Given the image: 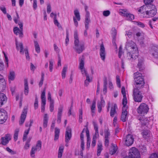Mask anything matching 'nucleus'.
Returning a JSON list of instances; mask_svg holds the SVG:
<instances>
[{"mask_svg": "<svg viewBox=\"0 0 158 158\" xmlns=\"http://www.w3.org/2000/svg\"><path fill=\"white\" fill-rule=\"evenodd\" d=\"M148 110V106L144 103H141L137 109L138 113L141 114H147Z\"/></svg>", "mask_w": 158, "mask_h": 158, "instance_id": "obj_5", "label": "nucleus"}, {"mask_svg": "<svg viewBox=\"0 0 158 158\" xmlns=\"http://www.w3.org/2000/svg\"><path fill=\"white\" fill-rule=\"evenodd\" d=\"M33 120L32 119H30L29 122H26L25 123V126L27 127H28L30 128V127L32 126V124L33 123Z\"/></svg>", "mask_w": 158, "mask_h": 158, "instance_id": "obj_51", "label": "nucleus"}, {"mask_svg": "<svg viewBox=\"0 0 158 158\" xmlns=\"http://www.w3.org/2000/svg\"><path fill=\"white\" fill-rule=\"evenodd\" d=\"M34 43L35 51L39 53L40 52V48L38 42L36 41H34Z\"/></svg>", "mask_w": 158, "mask_h": 158, "instance_id": "obj_34", "label": "nucleus"}, {"mask_svg": "<svg viewBox=\"0 0 158 158\" xmlns=\"http://www.w3.org/2000/svg\"><path fill=\"white\" fill-rule=\"evenodd\" d=\"M150 8H148L149 10H147L146 11V14L152 17L156 13V9L155 6L152 4L149 5Z\"/></svg>", "mask_w": 158, "mask_h": 158, "instance_id": "obj_10", "label": "nucleus"}, {"mask_svg": "<svg viewBox=\"0 0 158 158\" xmlns=\"http://www.w3.org/2000/svg\"><path fill=\"white\" fill-rule=\"evenodd\" d=\"M24 94L27 95L28 94L29 91L27 79L25 78L24 79Z\"/></svg>", "mask_w": 158, "mask_h": 158, "instance_id": "obj_26", "label": "nucleus"}, {"mask_svg": "<svg viewBox=\"0 0 158 158\" xmlns=\"http://www.w3.org/2000/svg\"><path fill=\"white\" fill-rule=\"evenodd\" d=\"M119 10V13L121 14L120 15H122L123 16H125V14H126L128 13L127 12V10L126 9H121Z\"/></svg>", "mask_w": 158, "mask_h": 158, "instance_id": "obj_58", "label": "nucleus"}, {"mask_svg": "<svg viewBox=\"0 0 158 158\" xmlns=\"http://www.w3.org/2000/svg\"><path fill=\"white\" fill-rule=\"evenodd\" d=\"M107 84V78L106 77H105L103 80V92L104 94H105L106 93Z\"/></svg>", "mask_w": 158, "mask_h": 158, "instance_id": "obj_28", "label": "nucleus"}, {"mask_svg": "<svg viewBox=\"0 0 158 158\" xmlns=\"http://www.w3.org/2000/svg\"><path fill=\"white\" fill-rule=\"evenodd\" d=\"M141 134L145 139H147L150 136V131L148 130H143L142 131Z\"/></svg>", "mask_w": 158, "mask_h": 158, "instance_id": "obj_21", "label": "nucleus"}, {"mask_svg": "<svg viewBox=\"0 0 158 158\" xmlns=\"http://www.w3.org/2000/svg\"><path fill=\"white\" fill-rule=\"evenodd\" d=\"M123 107L122 108L120 119L123 122H125L128 119V112L127 110L128 108V106L127 105V104H123Z\"/></svg>", "mask_w": 158, "mask_h": 158, "instance_id": "obj_7", "label": "nucleus"}, {"mask_svg": "<svg viewBox=\"0 0 158 158\" xmlns=\"http://www.w3.org/2000/svg\"><path fill=\"white\" fill-rule=\"evenodd\" d=\"M96 108V101L94 100L93 101L92 105L91 107V112L93 113H95V110Z\"/></svg>", "mask_w": 158, "mask_h": 158, "instance_id": "obj_40", "label": "nucleus"}, {"mask_svg": "<svg viewBox=\"0 0 158 158\" xmlns=\"http://www.w3.org/2000/svg\"><path fill=\"white\" fill-rule=\"evenodd\" d=\"M79 122L80 123L82 122L83 111L82 109L79 110Z\"/></svg>", "mask_w": 158, "mask_h": 158, "instance_id": "obj_42", "label": "nucleus"}, {"mask_svg": "<svg viewBox=\"0 0 158 158\" xmlns=\"http://www.w3.org/2000/svg\"><path fill=\"white\" fill-rule=\"evenodd\" d=\"M63 109V106L62 105H60L58 109V111L57 115V122L59 124L60 123L61 121V118Z\"/></svg>", "mask_w": 158, "mask_h": 158, "instance_id": "obj_15", "label": "nucleus"}, {"mask_svg": "<svg viewBox=\"0 0 158 158\" xmlns=\"http://www.w3.org/2000/svg\"><path fill=\"white\" fill-rule=\"evenodd\" d=\"M152 55L155 58L158 59V50L152 53Z\"/></svg>", "mask_w": 158, "mask_h": 158, "instance_id": "obj_64", "label": "nucleus"}, {"mask_svg": "<svg viewBox=\"0 0 158 158\" xmlns=\"http://www.w3.org/2000/svg\"><path fill=\"white\" fill-rule=\"evenodd\" d=\"M67 66L64 67L62 72V79H64L66 76V73L67 71Z\"/></svg>", "mask_w": 158, "mask_h": 158, "instance_id": "obj_38", "label": "nucleus"}, {"mask_svg": "<svg viewBox=\"0 0 158 158\" xmlns=\"http://www.w3.org/2000/svg\"><path fill=\"white\" fill-rule=\"evenodd\" d=\"M48 117L47 114H44L43 118V127L46 128L48 125Z\"/></svg>", "mask_w": 158, "mask_h": 158, "instance_id": "obj_27", "label": "nucleus"}, {"mask_svg": "<svg viewBox=\"0 0 158 158\" xmlns=\"http://www.w3.org/2000/svg\"><path fill=\"white\" fill-rule=\"evenodd\" d=\"M140 89L134 88L133 90V98L135 102H141L143 96L139 89Z\"/></svg>", "mask_w": 158, "mask_h": 158, "instance_id": "obj_4", "label": "nucleus"}, {"mask_svg": "<svg viewBox=\"0 0 158 158\" xmlns=\"http://www.w3.org/2000/svg\"><path fill=\"white\" fill-rule=\"evenodd\" d=\"M134 84L135 85V88L141 89L144 85L145 83L143 76L141 73L137 72L134 73Z\"/></svg>", "mask_w": 158, "mask_h": 158, "instance_id": "obj_2", "label": "nucleus"}, {"mask_svg": "<svg viewBox=\"0 0 158 158\" xmlns=\"http://www.w3.org/2000/svg\"><path fill=\"white\" fill-rule=\"evenodd\" d=\"M30 130V128L29 127L27 130H25L23 137V141H24L26 140L27 138V135L28 134Z\"/></svg>", "mask_w": 158, "mask_h": 158, "instance_id": "obj_37", "label": "nucleus"}, {"mask_svg": "<svg viewBox=\"0 0 158 158\" xmlns=\"http://www.w3.org/2000/svg\"><path fill=\"white\" fill-rule=\"evenodd\" d=\"M124 17H126V19L127 20L131 21L134 19V16L133 15L130 13H127L125 14Z\"/></svg>", "mask_w": 158, "mask_h": 158, "instance_id": "obj_31", "label": "nucleus"}, {"mask_svg": "<svg viewBox=\"0 0 158 158\" xmlns=\"http://www.w3.org/2000/svg\"><path fill=\"white\" fill-rule=\"evenodd\" d=\"M19 132V130L16 129L15 131L14 135V139L15 141H16L18 139V133Z\"/></svg>", "mask_w": 158, "mask_h": 158, "instance_id": "obj_46", "label": "nucleus"}, {"mask_svg": "<svg viewBox=\"0 0 158 158\" xmlns=\"http://www.w3.org/2000/svg\"><path fill=\"white\" fill-rule=\"evenodd\" d=\"M84 56L82 55V58L80 59L79 64V68L80 69H83L84 68Z\"/></svg>", "mask_w": 158, "mask_h": 158, "instance_id": "obj_32", "label": "nucleus"}, {"mask_svg": "<svg viewBox=\"0 0 158 158\" xmlns=\"http://www.w3.org/2000/svg\"><path fill=\"white\" fill-rule=\"evenodd\" d=\"M9 81H13L15 78V74L14 71L10 72L8 77Z\"/></svg>", "mask_w": 158, "mask_h": 158, "instance_id": "obj_33", "label": "nucleus"}, {"mask_svg": "<svg viewBox=\"0 0 158 158\" xmlns=\"http://www.w3.org/2000/svg\"><path fill=\"white\" fill-rule=\"evenodd\" d=\"M105 133V138H108L109 136H110V133L109 131L108 128L107 129H105L104 130Z\"/></svg>", "mask_w": 158, "mask_h": 158, "instance_id": "obj_44", "label": "nucleus"}, {"mask_svg": "<svg viewBox=\"0 0 158 158\" xmlns=\"http://www.w3.org/2000/svg\"><path fill=\"white\" fill-rule=\"evenodd\" d=\"M60 129L57 127L55 128L54 132L55 135L54 138V141H56L59 139L60 135Z\"/></svg>", "mask_w": 158, "mask_h": 158, "instance_id": "obj_29", "label": "nucleus"}, {"mask_svg": "<svg viewBox=\"0 0 158 158\" xmlns=\"http://www.w3.org/2000/svg\"><path fill=\"white\" fill-rule=\"evenodd\" d=\"M69 42V33L68 30H66V37L65 40V43L66 46H67Z\"/></svg>", "mask_w": 158, "mask_h": 158, "instance_id": "obj_50", "label": "nucleus"}, {"mask_svg": "<svg viewBox=\"0 0 158 158\" xmlns=\"http://www.w3.org/2000/svg\"><path fill=\"white\" fill-rule=\"evenodd\" d=\"M72 137V130L69 127H67L66 128V131L65 134V142L68 143L69 140Z\"/></svg>", "mask_w": 158, "mask_h": 158, "instance_id": "obj_12", "label": "nucleus"}, {"mask_svg": "<svg viewBox=\"0 0 158 158\" xmlns=\"http://www.w3.org/2000/svg\"><path fill=\"white\" fill-rule=\"evenodd\" d=\"M34 109L35 110L37 109L38 107V99L37 95L35 96V101L34 105Z\"/></svg>", "mask_w": 158, "mask_h": 158, "instance_id": "obj_43", "label": "nucleus"}, {"mask_svg": "<svg viewBox=\"0 0 158 158\" xmlns=\"http://www.w3.org/2000/svg\"><path fill=\"white\" fill-rule=\"evenodd\" d=\"M15 44L16 46V49L19 50V47L20 48V52L21 53H22V54H24V52H23V44L22 43H18L17 41L16 40H15Z\"/></svg>", "mask_w": 158, "mask_h": 158, "instance_id": "obj_20", "label": "nucleus"}, {"mask_svg": "<svg viewBox=\"0 0 158 158\" xmlns=\"http://www.w3.org/2000/svg\"><path fill=\"white\" fill-rule=\"evenodd\" d=\"M74 43L75 47L73 48L76 52L78 54H80L85 49L84 42H79L78 32L77 31L74 32Z\"/></svg>", "mask_w": 158, "mask_h": 158, "instance_id": "obj_3", "label": "nucleus"}, {"mask_svg": "<svg viewBox=\"0 0 158 158\" xmlns=\"http://www.w3.org/2000/svg\"><path fill=\"white\" fill-rule=\"evenodd\" d=\"M102 144H99L98 145V149L97 151V155L98 156H100L101 152L102 150Z\"/></svg>", "mask_w": 158, "mask_h": 158, "instance_id": "obj_41", "label": "nucleus"}, {"mask_svg": "<svg viewBox=\"0 0 158 158\" xmlns=\"http://www.w3.org/2000/svg\"><path fill=\"white\" fill-rule=\"evenodd\" d=\"M85 127H86L85 132L86 134V136L87 137V139H90L89 136V131L88 127L87 126H86Z\"/></svg>", "mask_w": 158, "mask_h": 158, "instance_id": "obj_56", "label": "nucleus"}, {"mask_svg": "<svg viewBox=\"0 0 158 158\" xmlns=\"http://www.w3.org/2000/svg\"><path fill=\"white\" fill-rule=\"evenodd\" d=\"M41 145L42 142L40 140L38 141L36 145V147H35V148L38 151L40 150L41 148Z\"/></svg>", "mask_w": 158, "mask_h": 158, "instance_id": "obj_39", "label": "nucleus"}, {"mask_svg": "<svg viewBox=\"0 0 158 158\" xmlns=\"http://www.w3.org/2000/svg\"><path fill=\"white\" fill-rule=\"evenodd\" d=\"M134 141V138L133 136L131 134H129L126 136L125 145L127 146H130L133 143Z\"/></svg>", "mask_w": 158, "mask_h": 158, "instance_id": "obj_13", "label": "nucleus"}, {"mask_svg": "<svg viewBox=\"0 0 158 158\" xmlns=\"http://www.w3.org/2000/svg\"><path fill=\"white\" fill-rule=\"evenodd\" d=\"M128 158H140L139 153L137 149L133 147L129 151Z\"/></svg>", "mask_w": 158, "mask_h": 158, "instance_id": "obj_6", "label": "nucleus"}, {"mask_svg": "<svg viewBox=\"0 0 158 158\" xmlns=\"http://www.w3.org/2000/svg\"><path fill=\"white\" fill-rule=\"evenodd\" d=\"M93 124L94 127V129L95 130V133L93 137V139L91 144V147L94 148L96 145V141L97 140L96 135L99 136L98 125L97 123L94 121L93 122Z\"/></svg>", "mask_w": 158, "mask_h": 158, "instance_id": "obj_8", "label": "nucleus"}, {"mask_svg": "<svg viewBox=\"0 0 158 158\" xmlns=\"http://www.w3.org/2000/svg\"><path fill=\"white\" fill-rule=\"evenodd\" d=\"M130 48L131 49L133 50L132 52H128L127 54V58L128 59L132 60H135L138 57L139 55V52L137 46L135 43L132 40L127 41V45L125 48H127V47Z\"/></svg>", "mask_w": 158, "mask_h": 158, "instance_id": "obj_1", "label": "nucleus"}, {"mask_svg": "<svg viewBox=\"0 0 158 158\" xmlns=\"http://www.w3.org/2000/svg\"><path fill=\"white\" fill-rule=\"evenodd\" d=\"M117 108V106L116 104H114L113 106L111 107L110 111V116L111 117H113L114 114L117 113L116 110Z\"/></svg>", "mask_w": 158, "mask_h": 158, "instance_id": "obj_25", "label": "nucleus"}, {"mask_svg": "<svg viewBox=\"0 0 158 158\" xmlns=\"http://www.w3.org/2000/svg\"><path fill=\"white\" fill-rule=\"evenodd\" d=\"M11 139V136L10 134H6L5 136L1 138L0 144L5 146L6 145Z\"/></svg>", "mask_w": 158, "mask_h": 158, "instance_id": "obj_11", "label": "nucleus"}, {"mask_svg": "<svg viewBox=\"0 0 158 158\" xmlns=\"http://www.w3.org/2000/svg\"><path fill=\"white\" fill-rule=\"evenodd\" d=\"M138 119L140 121L141 124L144 126L147 125L149 124V121L147 118H145L142 116H141L139 118L138 117ZM148 127V126H147Z\"/></svg>", "mask_w": 158, "mask_h": 158, "instance_id": "obj_19", "label": "nucleus"}, {"mask_svg": "<svg viewBox=\"0 0 158 158\" xmlns=\"http://www.w3.org/2000/svg\"><path fill=\"white\" fill-rule=\"evenodd\" d=\"M37 151L36 149L35 148V147H32L30 152L31 156L32 157H34L35 156V152Z\"/></svg>", "mask_w": 158, "mask_h": 158, "instance_id": "obj_48", "label": "nucleus"}, {"mask_svg": "<svg viewBox=\"0 0 158 158\" xmlns=\"http://www.w3.org/2000/svg\"><path fill=\"white\" fill-rule=\"evenodd\" d=\"M100 55L102 60L104 61L106 58V53L105 48L103 43L100 45Z\"/></svg>", "mask_w": 158, "mask_h": 158, "instance_id": "obj_16", "label": "nucleus"}, {"mask_svg": "<svg viewBox=\"0 0 158 158\" xmlns=\"http://www.w3.org/2000/svg\"><path fill=\"white\" fill-rule=\"evenodd\" d=\"M90 15H85V27L86 30L89 29V23L90 22Z\"/></svg>", "mask_w": 158, "mask_h": 158, "instance_id": "obj_22", "label": "nucleus"}, {"mask_svg": "<svg viewBox=\"0 0 158 158\" xmlns=\"http://www.w3.org/2000/svg\"><path fill=\"white\" fill-rule=\"evenodd\" d=\"M8 118L7 114L6 111L2 109H0V124L5 122Z\"/></svg>", "mask_w": 158, "mask_h": 158, "instance_id": "obj_9", "label": "nucleus"}, {"mask_svg": "<svg viewBox=\"0 0 158 158\" xmlns=\"http://www.w3.org/2000/svg\"><path fill=\"white\" fill-rule=\"evenodd\" d=\"M2 90L1 89V91ZM0 92V107L6 102L7 98L6 95Z\"/></svg>", "mask_w": 158, "mask_h": 158, "instance_id": "obj_17", "label": "nucleus"}, {"mask_svg": "<svg viewBox=\"0 0 158 158\" xmlns=\"http://www.w3.org/2000/svg\"><path fill=\"white\" fill-rule=\"evenodd\" d=\"M25 54L26 56V58L27 60H29L30 59V57L29 56L28 50L27 49L25 48L24 49Z\"/></svg>", "mask_w": 158, "mask_h": 158, "instance_id": "obj_54", "label": "nucleus"}, {"mask_svg": "<svg viewBox=\"0 0 158 158\" xmlns=\"http://www.w3.org/2000/svg\"><path fill=\"white\" fill-rule=\"evenodd\" d=\"M1 81H4V80L3 79V76L0 74V92H1V88H3L4 87V88L5 87L4 86L5 85L3 84H2V82Z\"/></svg>", "mask_w": 158, "mask_h": 158, "instance_id": "obj_47", "label": "nucleus"}, {"mask_svg": "<svg viewBox=\"0 0 158 158\" xmlns=\"http://www.w3.org/2000/svg\"><path fill=\"white\" fill-rule=\"evenodd\" d=\"M53 63L52 61H49V69L50 72H52L53 68Z\"/></svg>", "mask_w": 158, "mask_h": 158, "instance_id": "obj_60", "label": "nucleus"}, {"mask_svg": "<svg viewBox=\"0 0 158 158\" xmlns=\"http://www.w3.org/2000/svg\"><path fill=\"white\" fill-rule=\"evenodd\" d=\"M54 108V102L52 101H51V102H50V110L51 112L53 111Z\"/></svg>", "mask_w": 158, "mask_h": 158, "instance_id": "obj_52", "label": "nucleus"}, {"mask_svg": "<svg viewBox=\"0 0 158 158\" xmlns=\"http://www.w3.org/2000/svg\"><path fill=\"white\" fill-rule=\"evenodd\" d=\"M45 92H46V88H45L43 90L41 93V99H45Z\"/></svg>", "mask_w": 158, "mask_h": 158, "instance_id": "obj_59", "label": "nucleus"}, {"mask_svg": "<svg viewBox=\"0 0 158 158\" xmlns=\"http://www.w3.org/2000/svg\"><path fill=\"white\" fill-rule=\"evenodd\" d=\"M27 113V108H24L21 115L20 120L19 121V124L20 125H22L24 123L26 117Z\"/></svg>", "mask_w": 158, "mask_h": 158, "instance_id": "obj_14", "label": "nucleus"}, {"mask_svg": "<svg viewBox=\"0 0 158 158\" xmlns=\"http://www.w3.org/2000/svg\"><path fill=\"white\" fill-rule=\"evenodd\" d=\"M144 60L143 58L139 59L138 62L137 64L138 66H141L143 65H144Z\"/></svg>", "mask_w": 158, "mask_h": 158, "instance_id": "obj_57", "label": "nucleus"}, {"mask_svg": "<svg viewBox=\"0 0 158 158\" xmlns=\"http://www.w3.org/2000/svg\"><path fill=\"white\" fill-rule=\"evenodd\" d=\"M110 14V12L109 10H107L104 11L103 12V14L104 16L107 17Z\"/></svg>", "mask_w": 158, "mask_h": 158, "instance_id": "obj_63", "label": "nucleus"}, {"mask_svg": "<svg viewBox=\"0 0 158 158\" xmlns=\"http://www.w3.org/2000/svg\"><path fill=\"white\" fill-rule=\"evenodd\" d=\"M44 78V74L43 73H41V78L39 83V85L40 87H41L43 84Z\"/></svg>", "mask_w": 158, "mask_h": 158, "instance_id": "obj_45", "label": "nucleus"}, {"mask_svg": "<svg viewBox=\"0 0 158 158\" xmlns=\"http://www.w3.org/2000/svg\"><path fill=\"white\" fill-rule=\"evenodd\" d=\"M121 93L123 95V104H127V100L126 96L125 89L124 87L123 86L121 89Z\"/></svg>", "mask_w": 158, "mask_h": 158, "instance_id": "obj_18", "label": "nucleus"}, {"mask_svg": "<svg viewBox=\"0 0 158 158\" xmlns=\"http://www.w3.org/2000/svg\"><path fill=\"white\" fill-rule=\"evenodd\" d=\"M116 84L118 87L120 88L121 87L120 80L119 77L118 75L116 76Z\"/></svg>", "mask_w": 158, "mask_h": 158, "instance_id": "obj_55", "label": "nucleus"}, {"mask_svg": "<svg viewBox=\"0 0 158 158\" xmlns=\"http://www.w3.org/2000/svg\"><path fill=\"white\" fill-rule=\"evenodd\" d=\"M74 13L77 20L79 21L81 19V17L79 11L77 9L75 10H74Z\"/></svg>", "mask_w": 158, "mask_h": 158, "instance_id": "obj_36", "label": "nucleus"}, {"mask_svg": "<svg viewBox=\"0 0 158 158\" xmlns=\"http://www.w3.org/2000/svg\"><path fill=\"white\" fill-rule=\"evenodd\" d=\"M64 149V146H61L59 147L58 152V158H61Z\"/></svg>", "mask_w": 158, "mask_h": 158, "instance_id": "obj_35", "label": "nucleus"}, {"mask_svg": "<svg viewBox=\"0 0 158 158\" xmlns=\"http://www.w3.org/2000/svg\"><path fill=\"white\" fill-rule=\"evenodd\" d=\"M6 150L11 155H14L16 153V152L11 149L9 147H7L6 148Z\"/></svg>", "mask_w": 158, "mask_h": 158, "instance_id": "obj_53", "label": "nucleus"}, {"mask_svg": "<svg viewBox=\"0 0 158 158\" xmlns=\"http://www.w3.org/2000/svg\"><path fill=\"white\" fill-rule=\"evenodd\" d=\"M112 43L113 45L115 47H117V45L116 43V36H112Z\"/></svg>", "mask_w": 158, "mask_h": 158, "instance_id": "obj_62", "label": "nucleus"}, {"mask_svg": "<svg viewBox=\"0 0 158 158\" xmlns=\"http://www.w3.org/2000/svg\"><path fill=\"white\" fill-rule=\"evenodd\" d=\"M139 150L142 155H145L147 154L146 147L145 145L141 146L140 147Z\"/></svg>", "mask_w": 158, "mask_h": 158, "instance_id": "obj_30", "label": "nucleus"}, {"mask_svg": "<svg viewBox=\"0 0 158 158\" xmlns=\"http://www.w3.org/2000/svg\"><path fill=\"white\" fill-rule=\"evenodd\" d=\"M112 145L113 146L114 148L112 149V150H111L110 151V153L112 155H113L115 154V153L116 152L117 149V146H116V147H115L114 146V144L113 143H112Z\"/></svg>", "mask_w": 158, "mask_h": 158, "instance_id": "obj_49", "label": "nucleus"}, {"mask_svg": "<svg viewBox=\"0 0 158 158\" xmlns=\"http://www.w3.org/2000/svg\"><path fill=\"white\" fill-rule=\"evenodd\" d=\"M154 0H143L144 3L145 5H150L152 4V3Z\"/></svg>", "mask_w": 158, "mask_h": 158, "instance_id": "obj_61", "label": "nucleus"}, {"mask_svg": "<svg viewBox=\"0 0 158 158\" xmlns=\"http://www.w3.org/2000/svg\"><path fill=\"white\" fill-rule=\"evenodd\" d=\"M149 5H145L140 7L138 10V11L141 13H143L144 12L146 13L147 10V9L150 8Z\"/></svg>", "mask_w": 158, "mask_h": 158, "instance_id": "obj_23", "label": "nucleus"}, {"mask_svg": "<svg viewBox=\"0 0 158 158\" xmlns=\"http://www.w3.org/2000/svg\"><path fill=\"white\" fill-rule=\"evenodd\" d=\"M13 31L14 33L16 35H18V33H19V36L20 37L22 38L23 37V30H20L18 27H15L13 29Z\"/></svg>", "mask_w": 158, "mask_h": 158, "instance_id": "obj_24", "label": "nucleus"}]
</instances>
